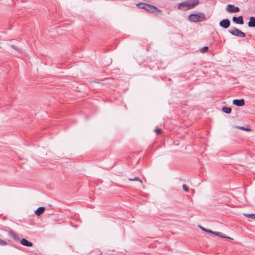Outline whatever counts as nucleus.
<instances>
[{
  "label": "nucleus",
  "mask_w": 255,
  "mask_h": 255,
  "mask_svg": "<svg viewBox=\"0 0 255 255\" xmlns=\"http://www.w3.org/2000/svg\"><path fill=\"white\" fill-rule=\"evenodd\" d=\"M199 3V0H192L182 2L179 4L178 8L179 9L187 10L193 8Z\"/></svg>",
  "instance_id": "1"
},
{
  "label": "nucleus",
  "mask_w": 255,
  "mask_h": 255,
  "mask_svg": "<svg viewBox=\"0 0 255 255\" xmlns=\"http://www.w3.org/2000/svg\"><path fill=\"white\" fill-rule=\"evenodd\" d=\"M136 6L139 8L143 9L145 11L150 12L157 13L160 11L156 6L143 2L137 3Z\"/></svg>",
  "instance_id": "2"
},
{
  "label": "nucleus",
  "mask_w": 255,
  "mask_h": 255,
  "mask_svg": "<svg viewBox=\"0 0 255 255\" xmlns=\"http://www.w3.org/2000/svg\"><path fill=\"white\" fill-rule=\"evenodd\" d=\"M205 19V15L203 13L192 14L188 16V20L192 22H201L204 21Z\"/></svg>",
  "instance_id": "3"
},
{
  "label": "nucleus",
  "mask_w": 255,
  "mask_h": 255,
  "mask_svg": "<svg viewBox=\"0 0 255 255\" xmlns=\"http://www.w3.org/2000/svg\"><path fill=\"white\" fill-rule=\"evenodd\" d=\"M229 32L230 34L240 37H245L246 36L245 33L242 32L236 27H232L231 29L229 30Z\"/></svg>",
  "instance_id": "4"
},
{
  "label": "nucleus",
  "mask_w": 255,
  "mask_h": 255,
  "mask_svg": "<svg viewBox=\"0 0 255 255\" xmlns=\"http://www.w3.org/2000/svg\"><path fill=\"white\" fill-rule=\"evenodd\" d=\"M226 10L229 13L238 12L240 11V8L238 7L235 6L233 4H228L226 8Z\"/></svg>",
  "instance_id": "5"
},
{
  "label": "nucleus",
  "mask_w": 255,
  "mask_h": 255,
  "mask_svg": "<svg viewBox=\"0 0 255 255\" xmlns=\"http://www.w3.org/2000/svg\"><path fill=\"white\" fill-rule=\"evenodd\" d=\"M219 25L224 28H227L230 25V21L228 19H223L220 22Z\"/></svg>",
  "instance_id": "6"
},
{
  "label": "nucleus",
  "mask_w": 255,
  "mask_h": 255,
  "mask_svg": "<svg viewBox=\"0 0 255 255\" xmlns=\"http://www.w3.org/2000/svg\"><path fill=\"white\" fill-rule=\"evenodd\" d=\"M232 20L234 22L237 24H244L243 17L242 16H239L238 17L234 16L232 18Z\"/></svg>",
  "instance_id": "7"
},
{
  "label": "nucleus",
  "mask_w": 255,
  "mask_h": 255,
  "mask_svg": "<svg viewBox=\"0 0 255 255\" xmlns=\"http://www.w3.org/2000/svg\"><path fill=\"white\" fill-rule=\"evenodd\" d=\"M233 103L234 105L237 106H243L245 105V100L243 99H235L233 101Z\"/></svg>",
  "instance_id": "8"
},
{
  "label": "nucleus",
  "mask_w": 255,
  "mask_h": 255,
  "mask_svg": "<svg viewBox=\"0 0 255 255\" xmlns=\"http://www.w3.org/2000/svg\"><path fill=\"white\" fill-rule=\"evenodd\" d=\"M20 243L23 246H26V247H32L33 244L32 243L29 242L25 239H22L20 241Z\"/></svg>",
  "instance_id": "9"
},
{
  "label": "nucleus",
  "mask_w": 255,
  "mask_h": 255,
  "mask_svg": "<svg viewBox=\"0 0 255 255\" xmlns=\"http://www.w3.org/2000/svg\"><path fill=\"white\" fill-rule=\"evenodd\" d=\"M44 211L45 208L44 207H40L35 210V213L37 216H39L44 213Z\"/></svg>",
  "instance_id": "10"
},
{
  "label": "nucleus",
  "mask_w": 255,
  "mask_h": 255,
  "mask_svg": "<svg viewBox=\"0 0 255 255\" xmlns=\"http://www.w3.org/2000/svg\"><path fill=\"white\" fill-rule=\"evenodd\" d=\"M248 26L251 27H255V17L251 16L250 17Z\"/></svg>",
  "instance_id": "11"
},
{
  "label": "nucleus",
  "mask_w": 255,
  "mask_h": 255,
  "mask_svg": "<svg viewBox=\"0 0 255 255\" xmlns=\"http://www.w3.org/2000/svg\"><path fill=\"white\" fill-rule=\"evenodd\" d=\"M222 111L226 114H230L231 113L232 109L230 107H224L222 108Z\"/></svg>",
  "instance_id": "12"
},
{
  "label": "nucleus",
  "mask_w": 255,
  "mask_h": 255,
  "mask_svg": "<svg viewBox=\"0 0 255 255\" xmlns=\"http://www.w3.org/2000/svg\"><path fill=\"white\" fill-rule=\"evenodd\" d=\"M10 46L12 48H13V49H15V50L20 52V53H23V50H22V49L18 48L17 46H16L14 45L11 44V45H10Z\"/></svg>",
  "instance_id": "13"
},
{
  "label": "nucleus",
  "mask_w": 255,
  "mask_h": 255,
  "mask_svg": "<svg viewBox=\"0 0 255 255\" xmlns=\"http://www.w3.org/2000/svg\"><path fill=\"white\" fill-rule=\"evenodd\" d=\"M9 235L15 240H19V239L17 238V235L12 232H9Z\"/></svg>",
  "instance_id": "14"
},
{
  "label": "nucleus",
  "mask_w": 255,
  "mask_h": 255,
  "mask_svg": "<svg viewBox=\"0 0 255 255\" xmlns=\"http://www.w3.org/2000/svg\"><path fill=\"white\" fill-rule=\"evenodd\" d=\"M9 235L15 240H19V239L17 238V235L12 232H9Z\"/></svg>",
  "instance_id": "15"
},
{
  "label": "nucleus",
  "mask_w": 255,
  "mask_h": 255,
  "mask_svg": "<svg viewBox=\"0 0 255 255\" xmlns=\"http://www.w3.org/2000/svg\"><path fill=\"white\" fill-rule=\"evenodd\" d=\"M128 180L131 181H139L141 184L142 183V180L138 177H134L133 178H129Z\"/></svg>",
  "instance_id": "16"
},
{
  "label": "nucleus",
  "mask_w": 255,
  "mask_h": 255,
  "mask_svg": "<svg viewBox=\"0 0 255 255\" xmlns=\"http://www.w3.org/2000/svg\"><path fill=\"white\" fill-rule=\"evenodd\" d=\"M216 235L222 238L231 239L230 237L224 235L222 233L220 232H218V233L216 234Z\"/></svg>",
  "instance_id": "17"
},
{
  "label": "nucleus",
  "mask_w": 255,
  "mask_h": 255,
  "mask_svg": "<svg viewBox=\"0 0 255 255\" xmlns=\"http://www.w3.org/2000/svg\"><path fill=\"white\" fill-rule=\"evenodd\" d=\"M208 49H209V48L208 46H205L200 49V51H201V52L204 53L208 51Z\"/></svg>",
  "instance_id": "18"
},
{
  "label": "nucleus",
  "mask_w": 255,
  "mask_h": 255,
  "mask_svg": "<svg viewBox=\"0 0 255 255\" xmlns=\"http://www.w3.org/2000/svg\"><path fill=\"white\" fill-rule=\"evenodd\" d=\"M245 215L248 218L255 219V214H245Z\"/></svg>",
  "instance_id": "19"
},
{
  "label": "nucleus",
  "mask_w": 255,
  "mask_h": 255,
  "mask_svg": "<svg viewBox=\"0 0 255 255\" xmlns=\"http://www.w3.org/2000/svg\"><path fill=\"white\" fill-rule=\"evenodd\" d=\"M154 131L158 134H160L162 132V130L159 128H155Z\"/></svg>",
  "instance_id": "20"
},
{
  "label": "nucleus",
  "mask_w": 255,
  "mask_h": 255,
  "mask_svg": "<svg viewBox=\"0 0 255 255\" xmlns=\"http://www.w3.org/2000/svg\"><path fill=\"white\" fill-rule=\"evenodd\" d=\"M7 243L5 241L0 239V246H4L7 245Z\"/></svg>",
  "instance_id": "21"
},
{
  "label": "nucleus",
  "mask_w": 255,
  "mask_h": 255,
  "mask_svg": "<svg viewBox=\"0 0 255 255\" xmlns=\"http://www.w3.org/2000/svg\"><path fill=\"white\" fill-rule=\"evenodd\" d=\"M182 188L185 192H188L189 191V188L188 186L185 184L183 185Z\"/></svg>",
  "instance_id": "22"
},
{
  "label": "nucleus",
  "mask_w": 255,
  "mask_h": 255,
  "mask_svg": "<svg viewBox=\"0 0 255 255\" xmlns=\"http://www.w3.org/2000/svg\"><path fill=\"white\" fill-rule=\"evenodd\" d=\"M244 130L247 131H253V129L249 128H245V127Z\"/></svg>",
  "instance_id": "23"
},
{
  "label": "nucleus",
  "mask_w": 255,
  "mask_h": 255,
  "mask_svg": "<svg viewBox=\"0 0 255 255\" xmlns=\"http://www.w3.org/2000/svg\"><path fill=\"white\" fill-rule=\"evenodd\" d=\"M236 128H237L238 129H240L244 130V129H245V127H241V126H237Z\"/></svg>",
  "instance_id": "24"
},
{
  "label": "nucleus",
  "mask_w": 255,
  "mask_h": 255,
  "mask_svg": "<svg viewBox=\"0 0 255 255\" xmlns=\"http://www.w3.org/2000/svg\"><path fill=\"white\" fill-rule=\"evenodd\" d=\"M200 228L202 230H203V231H205V232L207 231V229H206L204 228V227H203L200 226Z\"/></svg>",
  "instance_id": "25"
},
{
  "label": "nucleus",
  "mask_w": 255,
  "mask_h": 255,
  "mask_svg": "<svg viewBox=\"0 0 255 255\" xmlns=\"http://www.w3.org/2000/svg\"><path fill=\"white\" fill-rule=\"evenodd\" d=\"M206 232H208V233H211V234H212V233H213V231H211V230H208V229H207V231H206Z\"/></svg>",
  "instance_id": "26"
},
{
  "label": "nucleus",
  "mask_w": 255,
  "mask_h": 255,
  "mask_svg": "<svg viewBox=\"0 0 255 255\" xmlns=\"http://www.w3.org/2000/svg\"><path fill=\"white\" fill-rule=\"evenodd\" d=\"M218 233V232H214V231H213V233H212V234H214V235H216V234H217V233Z\"/></svg>",
  "instance_id": "27"
}]
</instances>
